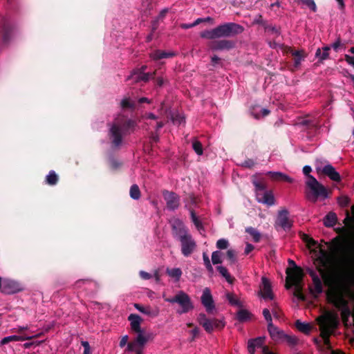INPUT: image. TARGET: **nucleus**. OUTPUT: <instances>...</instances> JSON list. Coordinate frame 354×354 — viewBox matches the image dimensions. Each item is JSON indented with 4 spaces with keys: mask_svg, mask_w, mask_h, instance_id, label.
<instances>
[{
    "mask_svg": "<svg viewBox=\"0 0 354 354\" xmlns=\"http://www.w3.org/2000/svg\"><path fill=\"white\" fill-rule=\"evenodd\" d=\"M174 55V53H167L162 50H157L151 53L150 57L154 60H159L164 58L171 57Z\"/></svg>",
    "mask_w": 354,
    "mask_h": 354,
    "instance_id": "7c9ffc66",
    "label": "nucleus"
},
{
    "mask_svg": "<svg viewBox=\"0 0 354 354\" xmlns=\"http://www.w3.org/2000/svg\"><path fill=\"white\" fill-rule=\"evenodd\" d=\"M128 320L130 322L131 328L133 332L136 333L138 335H142V336H149V334H145L143 330L141 328V323L142 319L140 316L137 314H130L128 317Z\"/></svg>",
    "mask_w": 354,
    "mask_h": 354,
    "instance_id": "f3484780",
    "label": "nucleus"
},
{
    "mask_svg": "<svg viewBox=\"0 0 354 354\" xmlns=\"http://www.w3.org/2000/svg\"><path fill=\"white\" fill-rule=\"evenodd\" d=\"M216 270L229 283L232 284L234 283L235 279L230 275L227 269L225 267L218 266L216 267Z\"/></svg>",
    "mask_w": 354,
    "mask_h": 354,
    "instance_id": "72a5a7b5",
    "label": "nucleus"
},
{
    "mask_svg": "<svg viewBox=\"0 0 354 354\" xmlns=\"http://www.w3.org/2000/svg\"><path fill=\"white\" fill-rule=\"evenodd\" d=\"M251 316V313L245 309H241L237 312L236 318L241 322L248 321Z\"/></svg>",
    "mask_w": 354,
    "mask_h": 354,
    "instance_id": "e433bc0d",
    "label": "nucleus"
},
{
    "mask_svg": "<svg viewBox=\"0 0 354 354\" xmlns=\"http://www.w3.org/2000/svg\"><path fill=\"white\" fill-rule=\"evenodd\" d=\"M261 297L265 299H273L274 298L271 283L270 281L264 277L261 278Z\"/></svg>",
    "mask_w": 354,
    "mask_h": 354,
    "instance_id": "aec40b11",
    "label": "nucleus"
},
{
    "mask_svg": "<svg viewBox=\"0 0 354 354\" xmlns=\"http://www.w3.org/2000/svg\"><path fill=\"white\" fill-rule=\"evenodd\" d=\"M258 202L272 206L274 204V197L271 191L265 192L263 194L257 193Z\"/></svg>",
    "mask_w": 354,
    "mask_h": 354,
    "instance_id": "5701e85b",
    "label": "nucleus"
},
{
    "mask_svg": "<svg viewBox=\"0 0 354 354\" xmlns=\"http://www.w3.org/2000/svg\"><path fill=\"white\" fill-rule=\"evenodd\" d=\"M33 337H25V336H21V335H10V336H8V337H5L4 338H3L1 341V345H4V344H6L10 342H14V341H24V340H26V339H32Z\"/></svg>",
    "mask_w": 354,
    "mask_h": 354,
    "instance_id": "c85d7f7f",
    "label": "nucleus"
},
{
    "mask_svg": "<svg viewBox=\"0 0 354 354\" xmlns=\"http://www.w3.org/2000/svg\"><path fill=\"white\" fill-rule=\"evenodd\" d=\"M268 330L271 338L274 342H279L283 340L285 335L284 331L274 326L272 323H269L268 324Z\"/></svg>",
    "mask_w": 354,
    "mask_h": 354,
    "instance_id": "412c9836",
    "label": "nucleus"
},
{
    "mask_svg": "<svg viewBox=\"0 0 354 354\" xmlns=\"http://www.w3.org/2000/svg\"><path fill=\"white\" fill-rule=\"evenodd\" d=\"M302 3L307 6L310 10H312L313 12H316L317 10V6L314 1V0H299Z\"/></svg>",
    "mask_w": 354,
    "mask_h": 354,
    "instance_id": "864d4df0",
    "label": "nucleus"
},
{
    "mask_svg": "<svg viewBox=\"0 0 354 354\" xmlns=\"http://www.w3.org/2000/svg\"><path fill=\"white\" fill-rule=\"evenodd\" d=\"M229 246V242L225 239H218L216 242V248L219 250H224Z\"/></svg>",
    "mask_w": 354,
    "mask_h": 354,
    "instance_id": "603ef678",
    "label": "nucleus"
},
{
    "mask_svg": "<svg viewBox=\"0 0 354 354\" xmlns=\"http://www.w3.org/2000/svg\"><path fill=\"white\" fill-rule=\"evenodd\" d=\"M128 339H129V336L128 335H124L123 336L120 341V343H119V345L121 348H123L124 346L127 345L129 343L128 342Z\"/></svg>",
    "mask_w": 354,
    "mask_h": 354,
    "instance_id": "680f3d73",
    "label": "nucleus"
},
{
    "mask_svg": "<svg viewBox=\"0 0 354 354\" xmlns=\"http://www.w3.org/2000/svg\"><path fill=\"white\" fill-rule=\"evenodd\" d=\"M192 148L198 155L201 156L203 154V145L200 141L194 140L192 142Z\"/></svg>",
    "mask_w": 354,
    "mask_h": 354,
    "instance_id": "c03bdc74",
    "label": "nucleus"
},
{
    "mask_svg": "<svg viewBox=\"0 0 354 354\" xmlns=\"http://www.w3.org/2000/svg\"><path fill=\"white\" fill-rule=\"evenodd\" d=\"M316 169L318 173H322V174L328 176L333 181L338 183L341 180L340 174L330 164L325 165L322 169L317 167Z\"/></svg>",
    "mask_w": 354,
    "mask_h": 354,
    "instance_id": "a211bd4d",
    "label": "nucleus"
},
{
    "mask_svg": "<svg viewBox=\"0 0 354 354\" xmlns=\"http://www.w3.org/2000/svg\"><path fill=\"white\" fill-rule=\"evenodd\" d=\"M252 184L255 187L257 194V193H260V192L265 191L266 189V185L263 182L252 180Z\"/></svg>",
    "mask_w": 354,
    "mask_h": 354,
    "instance_id": "49530a36",
    "label": "nucleus"
},
{
    "mask_svg": "<svg viewBox=\"0 0 354 354\" xmlns=\"http://www.w3.org/2000/svg\"><path fill=\"white\" fill-rule=\"evenodd\" d=\"M162 196L166 201L168 209L174 211L178 208L180 205V197L178 194L174 192L163 190Z\"/></svg>",
    "mask_w": 354,
    "mask_h": 354,
    "instance_id": "4468645a",
    "label": "nucleus"
},
{
    "mask_svg": "<svg viewBox=\"0 0 354 354\" xmlns=\"http://www.w3.org/2000/svg\"><path fill=\"white\" fill-rule=\"evenodd\" d=\"M201 300L207 313L209 314L212 313L213 310L215 308V305L211 291L208 288H205L203 290Z\"/></svg>",
    "mask_w": 354,
    "mask_h": 354,
    "instance_id": "dca6fc26",
    "label": "nucleus"
},
{
    "mask_svg": "<svg viewBox=\"0 0 354 354\" xmlns=\"http://www.w3.org/2000/svg\"><path fill=\"white\" fill-rule=\"evenodd\" d=\"M244 31L240 24L228 22L220 24L211 30H205L200 33L201 38L212 40L207 46L212 51L230 50L235 48L236 42L225 38L233 37Z\"/></svg>",
    "mask_w": 354,
    "mask_h": 354,
    "instance_id": "f257e3e1",
    "label": "nucleus"
},
{
    "mask_svg": "<svg viewBox=\"0 0 354 354\" xmlns=\"http://www.w3.org/2000/svg\"><path fill=\"white\" fill-rule=\"evenodd\" d=\"M197 321L207 333H212L214 329L221 330L225 326L223 320L216 318L209 319L204 313L198 315Z\"/></svg>",
    "mask_w": 354,
    "mask_h": 354,
    "instance_id": "0eeeda50",
    "label": "nucleus"
},
{
    "mask_svg": "<svg viewBox=\"0 0 354 354\" xmlns=\"http://www.w3.org/2000/svg\"><path fill=\"white\" fill-rule=\"evenodd\" d=\"M165 301L171 304L177 303L180 306V309L176 311L179 315L187 313L194 308L190 297L183 291L178 292L174 297L165 298Z\"/></svg>",
    "mask_w": 354,
    "mask_h": 354,
    "instance_id": "423d86ee",
    "label": "nucleus"
},
{
    "mask_svg": "<svg viewBox=\"0 0 354 354\" xmlns=\"http://www.w3.org/2000/svg\"><path fill=\"white\" fill-rule=\"evenodd\" d=\"M275 227H280L284 231H289L292 227V221L289 218V212L286 209L278 212Z\"/></svg>",
    "mask_w": 354,
    "mask_h": 354,
    "instance_id": "f8f14e48",
    "label": "nucleus"
},
{
    "mask_svg": "<svg viewBox=\"0 0 354 354\" xmlns=\"http://www.w3.org/2000/svg\"><path fill=\"white\" fill-rule=\"evenodd\" d=\"M121 106L123 109H133L135 107V104L131 102L129 99L125 98L121 101Z\"/></svg>",
    "mask_w": 354,
    "mask_h": 354,
    "instance_id": "4d7b16f0",
    "label": "nucleus"
},
{
    "mask_svg": "<svg viewBox=\"0 0 354 354\" xmlns=\"http://www.w3.org/2000/svg\"><path fill=\"white\" fill-rule=\"evenodd\" d=\"M263 315L265 319L268 322V324L269 323H272L271 314L270 313V310L268 308H264L263 310Z\"/></svg>",
    "mask_w": 354,
    "mask_h": 354,
    "instance_id": "13d9d810",
    "label": "nucleus"
},
{
    "mask_svg": "<svg viewBox=\"0 0 354 354\" xmlns=\"http://www.w3.org/2000/svg\"><path fill=\"white\" fill-rule=\"evenodd\" d=\"M303 277L304 273L302 269L297 268L295 270L293 278H290L289 281H288V279H286V289H290L292 286H295V291L293 292L294 296L296 297L298 299L304 301H306V298L302 292Z\"/></svg>",
    "mask_w": 354,
    "mask_h": 354,
    "instance_id": "39448f33",
    "label": "nucleus"
},
{
    "mask_svg": "<svg viewBox=\"0 0 354 354\" xmlns=\"http://www.w3.org/2000/svg\"><path fill=\"white\" fill-rule=\"evenodd\" d=\"M189 211L191 216V220L197 230H204L203 225L201 221L199 220L198 217L196 216L195 211L192 207H189Z\"/></svg>",
    "mask_w": 354,
    "mask_h": 354,
    "instance_id": "f704fd0d",
    "label": "nucleus"
},
{
    "mask_svg": "<svg viewBox=\"0 0 354 354\" xmlns=\"http://www.w3.org/2000/svg\"><path fill=\"white\" fill-rule=\"evenodd\" d=\"M129 194L131 198L134 200H138L140 198L141 193L138 185L134 184L131 186Z\"/></svg>",
    "mask_w": 354,
    "mask_h": 354,
    "instance_id": "58836bf2",
    "label": "nucleus"
},
{
    "mask_svg": "<svg viewBox=\"0 0 354 354\" xmlns=\"http://www.w3.org/2000/svg\"><path fill=\"white\" fill-rule=\"evenodd\" d=\"M245 232L252 237L254 242L258 243L260 241L261 234L257 230L252 227H248L245 228Z\"/></svg>",
    "mask_w": 354,
    "mask_h": 354,
    "instance_id": "4c0bfd02",
    "label": "nucleus"
},
{
    "mask_svg": "<svg viewBox=\"0 0 354 354\" xmlns=\"http://www.w3.org/2000/svg\"><path fill=\"white\" fill-rule=\"evenodd\" d=\"M257 108H259V106H253L251 109V114L256 118L259 119L261 116L265 117L270 114V111L267 109H261V115L255 112Z\"/></svg>",
    "mask_w": 354,
    "mask_h": 354,
    "instance_id": "79ce46f5",
    "label": "nucleus"
},
{
    "mask_svg": "<svg viewBox=\"0 0 354 354\" xmlns=\"http://www.w3.org/2000/svg\"><path fill=\"white\" fill-rule=\"evenodd\" d=\"M316 320L319 326L320 335L324 340V344L328 348H330L329 337L338 325L337 315L328 311L319 316Z\"/></svg>",
    "mask_w": 354,
    "mask_h": 354,
    "instance_id": "7ed1b4c3",
    "label": "nucleus"
},
{
    "mask_svg": "<svg viewBox=\"0 0 354 354\" xmlns=\"http://www.w3.org/2000/svg\"><path fill=\"white\" fill-rule=\"evenodd\" d=\"M211 63L213 66H216L217 64L221 63V58L214 55L211 58Z\"/></svg>",
    "mask_w": 354,
    "mask_h": 354,
    "instance_id": "052dcab7",
    "label": "nucleus"
},
{
    "mask_svg": "<svg viewBox=\"0 0 354 354\" xmlns=\"http://www.w3.org/2000/svg\"><path fill=\"white\" fill-rule=\"evenodd\" d=\"M266 175L269 176L272 180L275 181H285L289 183L294 182L293 178L279 171H268Z\"/></svg>",
    "mask_w": 354,
    "mask_h": 354,
    "instance_id": "b1692460",
    "label": "nucleus"
},
{
    "mask_svg": "<svg viewBox=\"0 0 354 354\" xmlns=\"http://www.w3.org/2000/svg\"><path fill=\"white\" fill-rule=\"evenodd\" d=\"M333 297L335 306L342 310L341 315L343 321L346 322L351 315V311L348 306V302L342 296H337L335 293H333Z\"/></svg>",
    "mask_w": 354,
    "mask_h": 354,
    "instance_id": "2eb2a0df",
    "label": "nucleus"
},
{
    "mask_svg": "<svg viewBox=\"0 0 354 354\" xmlns=\"http://www.w3.org/2000/svg\"><path fill=\"white\" fill-rule=\"evenodd\" d=\"M254 247L252 244L248 243L245 248L244 254L245 255L249 254L254 250Z\"/></svg>",
    "mask_w": 354,
    "mask_h": 354,
    "instance_id": "e2e57ef3",
    "label": "nucleus"
},
{
    "mask_svg": "<svg viewBox=\"0 0 354 354\" xmlns=\"http://www.w3.org/2000/svg\"><path fill=\"white\" fill-rule=\"evenodd\" d=\"M14 26L10 21L6 18H3L0 21V35L1 43L3 45H8L12 38Z\"/></svg>",
    "mask_w": 354,
    "mask_h": 354,
    "instance_id": "9d476101",
    "label": "nucleus"
},
{
    "mask_svg": "<svg viewBox=\"0 0 354 354\" xmlns=\"http://www.w3.org/2000/svg\"><path fill=\"white\" fill-rule=\"evenodd\" d=\"M226 297L227 299L228 300L229 303L231 305L239 307H241L242 306L241 301L237 298H236L234 294L228 292L226 295Z\"/></svg>",
    "mask_w": 354,
    "mask_h": 354,
    "instance_id": "37998d69",
    "label": "nucleus"
},
{
    "mask_svg": "<svg viewBox=\"0 0 354 354\" xmlns=\"http://www.w3.org/2000/svg\"><path fill=\"white\" fill-rule=\"evenodd\" d=\"M288 262L290 264L293 266V268H286V273L287 274L286 279H288V281H289L290 278H293V276L295 274V270H296L297 268H301L300 267H298L296 265L295 262L293 260L289 259Z\"/></svg>",
    "mask_w": 354,
    "mask_h": 354,
    "instance_id": "ea45409f",
    "label": "nucleus"
},
{
    "mask_svg": "<svg viewBox=\"0 0 354 354\" xmlns=\"http://www.w3.org/2000/svg\"><path fill=\"white\" fill-rule=\"evenodd\" d=\"M59 180V176L53 170H50L48 174L46 176L45 182L50 186L55 185Z\"/></svg>",
    "mask_w": 354,
    "mask_h": 354,
    "instance_id": "473e14b6",
    "label": "nucleus"
},
{
    "mask_svg": "<svg viewBox=\"0 0 354 354\" xmlns=\"http://www.w3.org/2000/svg\"><path fill=\"white\" fill-rule=\"evenodd\" d=\"M282 341L286 342L290 346H295L298 343V339L295 336L289 335L285 333Z\"/></svg>",
    "mask_w": 354,
    "mask_h": 354,
    "instance_id": "a18cd8bd",
    "label": "nucleus"
},
{
    "mask_svg": "<svg viewBox=\"0 0 354 354\" xmlns=\"http://www.w3.org/2000/svg\"><path fill=\"white\" fill-rule=\"evenodd\" d=\"M321 257H319L318 260L319 261V263L321 264L320 266L317 268V270L319 272L322 277L325 279L326 278V273L325 270L322 267H326L328 263V254L326 251L324 250H321Z\"/></svg>",
    "mask_w": 354,
    "mask_h": 354,
    "instance_id": "393cba45",
    "label": "nucleus"
},
{
    "mask_svg": "<svg viewBox=\"0 0 354 354\" xmlns=\"http://www.w3.org/2000/svg\"><path fill=\"white\" fill-rule=\"evenodd\" d=\"M265 343L264 337H258L254 339H250L248 342V351L250 354H254L257 348H262Z\"/></svg>",
    "mask_w": 354,
    "mask_h": 354,
    "instance_id": "4be33fe9",
    "label": "nucleus"
},
{
    "mask_svg": "<svg viewBox=\"0 0 354 354\" xmlns=\"http://www.w3.org/2000/svg\"><path fill=\"white\" fill-rule=\"evenodd\" d=\"M338 204L342 207H347L350 203V199L346 196H342L338 198Z\"/></svg>",
    "mask_w": 354,
    "mask_h": 354,
    "instance_id": "3c124183",
    "label": "nucleus"
},
{
    "mask_svg": "<svg viewBox=\"0 0 354 354\" xmlns=\"http://www.w3.org/2000/svg\"><path fill=\"white\" fill-rule=\"evenodd\" d=\"M212 21H213V19L210 17H205V18H198L196 20H195L193 22V25H194V26H196L200 24L201 23Z\"/></svg>",
    "mask_w": 354,
    "mask_h": 354,
    "instance_id": "bf43d9fd",
    "label": "nucleus"
},
{
    "mask_svg": "<svg viewBox=\"0 0 354 354\" xmlns=\"http://www.w3.org/2000/svg\"><path fill=\"white\" fill-rule=\"evenodd\" d=\"M134 307L136 308V309H137L138 311H140V313H142L143 314H145L147 315H152L151 308L149 307L145 308L144 306H142V305H140L139 304H134Z\"/></svg>",
    "mask_w": 354,
    "mask_h": 354,
    "instance_id": "09e8293b",
    "label": "nucleus"
},
{
    "mask_svg": "<svg viewBox=\"0 0 354 354\" xmlns=\"http://www.w3.org/2000/svg\"><path fill=\"white\" fill-rule=\"evenodd\" d=\"M189 230L180 219H174L171 223V234L173 237L179 240L188 234Z\"/></svg>",
    "mask_w": 354,
    "mask_h": 354,
    "instance_id": "ddd939ff",
    "label": "nucleus"
},
{
    "mask_svg": "<svg viewBox=\"0 0 354 354\" xmlns=\"http://www.w3.org/2000/svg\"><path fill=\"white\" fill-rule=\"evenodd\" d=\"M150 75L149 73H134V71H132L131 75L127 77V81L133 80V83H138L140 81L148 82L150 80Z\"/></svg>",
    "mask_w": 354,
    "mask_h": 354,
    "instance_id": "a878e982",
    "label": "nucleus"
},
{
    "mask_svg": "<svg viewBox=\"0 0 354 354\" xmlns=\"http://www.w3.org/2000/svg\"><path fill=\"white\" fill-rule=\"evenodd\" d=\"M92 281L90 279H79L75 282V285L77 287H80L82 283H91Z\"/></svg>",
    "mask_w": 354,
    "mask_h": 354,
    "instance_id": "69168bd1",
    "label": "nucleus"
},
{
    "mask_svg": "<svg viewBox=\"0 0 354 354\" xmlns=\"http://www.w3.org/2000/svg\"><path fill=\"white\" fill-rule=\"evenodd\" d=\"M341 39L338 37L336 41L332 44L330 48L332 47L335 51H337L338 48L341 46Z\"/></svg>",
    "mask_w": 354,
    "mask_h": 354,
    "instance_id": "0e129e2a",
    "label": "nucleus"
},
{
    "mask_svg": "<svg viewBox=\"0 0 354 354\" xmlns=\"http://www.w3.org/2000/svg\"><path fill=\"white\" fill-rule=\"evenodd\" d=\"M330 46H325L322 48H318L315 52V57L318 59V62L323 63L324 60L329 59V50Z\"/></svg>",
    "mask_w": 354,
    "mask_h": 354,
    "instance_id": "bb28decb",
    "label": "nucleus"
},
{
    "mask_svg": "<svg viewBox=\"0 0 354 354\" xmlns=\"http://www.w3.org/2000/svg\"><path fill=\"white\" fill-rule=\"evenodd\" d=\"M24 286L19 281L0 277V291L6 295H13L23 291Z\"/></svg>",
    "mask_w": 354,
    "mask_h": 354,
    "instance_id": "6e6552de",
    "label": "nucleus"
},
{
    "mask_svg": "<svg viewBox=\"0 0 354 354\" xmlns=\"http://www.w3.org/2000/svg\"><path fill=\"white\" fill-rule=\"evenodd\" d=\"M265 29L266 31L271 32L272 34L275 35L276 36H278L280 35L279 29L274 26L272 25H268L265 27Z\"/></svg>",
    "mask_w": 354,
    "mask_h": 354,
    "instance_id": "6e6d98bb",
    "label": "nucleus"
},
{
    "mask_svg": "<svg viewBox=\"0 0 354 354\" xmlns=\"http://www.w3.org/2000/svg\"><path fill=\"white\" fill-rule=\"evenodd\" d=\"M324 225L327 227H333L337 221V217L335 213L334 212H329L328 213L325 217L324 218Z\"/></svg>",
    "mask_w": 354,
    "mask_h": 354,
    "instance_id": "cd10ccee",
    "label": "nucleus"
},
{
    "mask_svg": "<svg viewBox=\"0 0 354 354\" xmlns=\"http://www.w3.org/2000/svg\"><path fill=\"white\" fill-rule=\"evenodd\" d=\"M136 125L137 122L131 119L125 120L122 127L117 123L111 124L108 136L111 140L112 148L119 149L122 144L123 136L133 132Z\"/></svg>",
    "mask_w": 354,
    "mask_h": 354,
    "instance_id": "f03ea898",
    "label": "nucleus"
},
{
    "mask_svg": "<svg viewBox=\"0 0 354 354\" xmlns=\"http://www.w3.org/2000/svg\"><path fill=\"white\" fill-rule=\"evenodd\" d=\"M306 185L309 189L306 192V197L308 201L315 203L319 198L328 197V189L313 176H309Z\"/></svg>",
    "mask_w": 354,
    "mask_h": 354,
    "instance_id": "20e7f679",
    "label": "nucleus"
},
{
    "mask_svg": "<svg viewBox=\"0 0 354 354\" xmlns=\"http://www.w3.org/2000/svg\"><path fill=\"white\" fill-rule=\"evenodd\" d=\"M345 60L346 62L354 66V56H350L348 55H345Z\"/></svg>",
    "mask_w": 354,
    "mask_h": 354,
    "instance_id": "774afa93",
    "label": "nucleus"
},
{
    "mask_svg": "<svg viewBox=\"0 0 354 354\" xmlns=\"http://www.w3.org/2000/svg\"><path fill=\"white\" fill-rule=\"evenodd\" d=\"M221 252L220 251H214L212 254V261L214 265L219 264L223 262L221 259Z\"/></svg>",
    "mask_w": 354,
    "mask_h": 354,
    "instance_id": "de8ad7c7",
    "label": "nucleus"
},
{
    "mask_svg": "<svg viewBox=\"0 0 354 354\" xmlns=\"http://www.w3.org/2000/svg\"><path fill=\"white\" fill-rule=\"evenodd\" d=\"M255 165L256 162L254 160L248 158L241 164V166L245 168L252 169Z\"/></svg>",
    "mask_w": 354,
    "mask_h": 354,
    "instance_id": "5fc2aeb1",
    "label": "nucleus"
},
{
    "mask_svg": "<svg viewBox=\"0 0 354 354\" xmlns=\"http://www.w3.org/2000/svg\"><path fill=\"white\" fill-rule=\"evenodd\" d=\"M170 118L174 124L180 125L185 122V117L183 114L179 113H169Z\"/></svg>",
    "mask_w": 354,
    "mask_h": 354,
    "instance_id": "c9c22d12",
    "label": "nucleus"
},
{
    "mask_svg": "<svg viewBox=\"0 0 354 354\" xmlns=\"http://www.w3.org/2000/svg\"><path fill=\"white\" fill-rule=\"evenodd\" d=\"M226 257L230 264H234L236 261V252L234 250H228L226 252Z\"/></svg>",
    "mask_w": 354,
    "mask_h": 354,
    "instance_id": "8fccbe9b",
    "label": "nucleus"
},
{
    "mask_svg": "<svg viewBox=\"0 0 354 354\" xmlns=\"http://www.w3.org/2000/svg\"><path fill=\"white\" fill-rule=\"evenodd\" d=\"M147 68V65H142L140 68L133 69V71H134V73H145Z\"/></svg>",
    "mask_w": 354,
    "mask_h": 354,
    "instance_id": "338daca9",
    "label": "nucleus"
},
{
    "mask_svg": "<svg viewBox=\"0 0 354 354\" xmlns=\"http://www.w3.org/2000/svg\"><path fill=\"white\" fill-rule=\"evenodd\" d=\"M167 273L169 277L178 280L182 275V270L178 268L171 269L168 268L167 269Z\"/></svg>",
    "mask_w": 354,
    "mask_h": 354,
    "instance_id": "a19ab883",
    "label": "nucleus"
},
{
    "mask_svg": "<svg viewBox=\"0 0 354 354\" xmlns=\"http://www.w3.org/2000/svg\"><path fill=\"white\" fill-rule=\"evenodd\" d=\"M312 280L314 284V290L312 288L310 289L311 293H316L317 295L322 293L323 291V286L321 279L317 276L316 277H313Z\"/></svg>",
    "mask_w": 354,
    "mask_h": 354,
    "instance_id": "2f4dec72",
    "label": "nucleus"
},
{
    "mask_svg": "<svg viewBox=\"0 0 354 354\" xmlns=\"http://www.w3.org/2000/svg\"><path fill=\"white\" fill-rule=\"evenodd\" d=\"M149 339V336L137 335L136 337L127 344V351H134L136 354H143V348Z\"/></svg>",
    "mask_w": 354,
    "mask_h": 354,
    "instance_id": "9b49d317",
    "label": "nucleus"
},
{
    "mask_svg": "<svg viewBox=\"0 0 354 354\" xmlns=\"http://www.w3.org/2000/svg\"><path fill=\"white\" fill-rule=\"evenodd\" d=\"M295 326L300 332L304 334H309L312 330V326L309 323L302 322L297 319L295 322Z\"/></svg>",
    "mask_w": 354,
    "mask_h": 354,
    "instance_id": "c756f323",
    "label": "nucleus"
},
{
    "mask_svg": "<svg viewBox=\"0 0 354 354\" xmlns=\"http://www.w3.org/2000/svg\"><path fill=\"white\" fill-rule=\"evenodd\" d=\"M181 253L184 257H189L196 248V243L192 234L189 233L179 240Z\"/></svg>",
    "mask_w": 354,
    "mask_h": 354,
    "instance_id": "1a4fd4ad",
    "label": "nucleus"
},
{
    "mask_svg": "<svg viewBox=\"0 0 354 354\" xmlns=\"http://www.w3.org/2000/svg\"><path fill=\"white\" fill-rule=\"evenodd\" d=\"M287 53H289L293 57V67L297 69L299 67L302 61L307 57V54L304 50H295L291 47H288Z\"/></svg>",
    "mask_w": 354,
    "mask_h": 354,
    "instance_id": "6ab92c4d",
    "label": "nucleus"
}]
</instances>
